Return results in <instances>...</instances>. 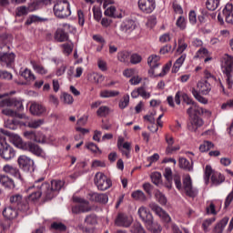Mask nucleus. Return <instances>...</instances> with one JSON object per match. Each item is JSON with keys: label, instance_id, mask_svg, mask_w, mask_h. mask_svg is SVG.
I'll list each match as a JSON object with an SVG mask.
<instances>
[{"label": "nucleus", "instance_id": "obj_1", "mask_svg": "<svg viewBox=\"0 0 233 233\" xmlns=\"http://www.w3.org/2000/svg\"><path fill=\"white\" fill-rule=\"evenodd\" d=\"M221 70L225 76L226 86L228 90L233 87V56L225 54L221 58Z\"/></svg>", "mask_w": 233, "mask_h": 233}, {"label": "nucleus", "instance_id": "obj_2", "mask_svg": "<svg viewBox=\"0 0 233 233\" xmlns=\"http://www.w3.org/2000/svg\"><path fill=\"white\" fill-rule=\"evenodd\" d=\"M175 185L178 190L188 196L189 198H196L198 191V188L192 187V178L190 175H186L183 178V187H181V177H175L174 178Z\"/></svg>", "mask_w": 233, "mask_h": 233}, {"label": "nucleus", "instance_id": "obj_3", "mask_svg": "<svg viewBox=\"0 0 233 233\" xmlns=\"http://www.w3.org/2000/svg\"><path fill=\"white\" fill-rule=\"evenodd\" d=\"M10 106H15L19 111L25 108L23 106V102L16 98H6L0 101V108H3L2 114L9 117H15V116H17V111L11 109Z\"/></svg>", "mask_w": 233, "mask_h": 233}, {"label": "nucleus", "instance_id": "obj_4", "mask_svg": "<svg viewBox=\"0 0 233 233\" xmlns=\"http://www.w3.org/2000/svg\"><path fill=\"white\" fill-rule=\"evenodd\" d=\"M65 183L61 180H52L51 183H43L42 190L46 199H53L57 196V192L63 188Z\"/></svg>", "mask_w": 233, "mask_h": 233}, {"label": "nucleus", "instance_id": "obj_5", "mask_svg": "<svg viewBox=\"0 0 233 233\" xmlns=\"http://www.w3.org/2000/svg\"><path fill=\"white\" fill-rule=\"evenodd\" d=\"M54 14L58 19H66V17H70V15H72L70 3L66 0L58 1L54 5Z\"/></svg>", "mask_w": 233, "mask_h": 233}, {"label": "nucleus", "instance_id": "obj_6", "mask_svg": "<svg viewBox=\"0 0 233 233\" xmlns=\"http://www.w3.org/2000/svg\"><path fill=\"white\" fill-rule=\"evenodd\" d=\"M73 201L75 203H78L72 207L73 214H85L86 212H90L92 210V207L90 206V202L82 198L81 197H73Z\"/></svg>", "mask_w": 233, "mask_h": 233}, {"label": "nucleus", "instance_id": "obj_7", "mask_svg": "<svg viewBox=\"0 0 233 233\" xmlns=\"http://www.w3.org/2000/svg\"><path fill=\"white\" fill-rule=\"evenodd\" d=\"M211 176V182L213 185H221L223 181H225V177L221 175L219 172H216L212 169V167L206 166L205 168V176H204V181L206 184H208V181L210 180Z\"/></svg>", "mask_w": 233, "mask_h": 233}, {"label": "nucleus", "instance_id": "obj_8", "mask_svg": "<svg viewBox=\"0 0 233 233\" xmlns=\"http://www.w3.org/2000/svg\"><path fill=\"white\" fill-rule=\"evenodd\" d=\"M0 156L5 161H10L15 157V150L3 138H0Z\"/></svg>", "mask_w": 233, "mask_h": 233}, {"label": "nucleus", "instance_id": "obj_9", "mask_svg": "<svg viewBox=\"0 0 233 233\" xmlns=\"http://www.w3.org/2000/svg\"><path fill=\"white\" fill-rule=\"evenodd\" d=\"M40 181H43V178L35 181L33 187H29L27 188L30 201H37L41 196H45V192L43 191V184L39 185Z\"/></svg>", "mask_w": 233, "mask_h": 233}, {"label": "nucleus", "instance_id": "obj_10", "mask_svg": "<svg viewBox=\"0 0 233 233\" xmlns=\"http://www.w3.org/2000/svg\"><path fill=\"white\" fill-rule=\"evenodd\" d=\"M5 48H7L6 46L0 45V65H2V66H7V68H10L15 60V55L14 53H6Z\"/></svg>", "mask_w": 233, "mask_h": 233}, {"label": "nucleus", "instance_id": "obj_11", "mask_svg": "<svg viewBox=\"0 0 233 233\" xmlns=\"http://www.w3.org/2000/svg\"><path fill=\"white\" fill-rule=\"evenodd\" d=\"M95 185H96L98 190H108L112 187V180L105 176V174L98 172L95 176Z\"/></svg>", "mask_w": 233, "mask_h": 233}, {"label": "nucleus", "instance_id": "obj_12", "mask_svg": "<svg viewBox=\"0 0 233 233\" xmlns=\"http://www.w3.org/2000/svg\"><path fill=\"white\" fill-rule=\"evenodd\" d=\"M0 134H4V136L9 137V141L13 143L16 148H20V150H25V147H26V143L23 141V138L17 134L10 133L3 128H0Z\"/></svg>", "mask_w": 233, "mask_h": 233}, {"label": "nucleus", "instance_id": "obj_13", "mask_svg": "<svg viewBox=\"0 0 233 233\" xmlns=\"http://www.w3.org/2000/svg\"><path fill=\"white\" fill-rule=\"evenodd\" d=\"M137 5L142 14H152L156 10V0H138Z\"/></svg>", "mask_w": 233, "mask_h": 233}, {"label": "nucleus", "instance_id": "obj_14", "mask_svg": "<svg viewBox=\"0 0 233 233\" xmlns=\"http://www.w3.org/2000/svg\"><path fill=\"white\" fill-rule=\"evenodd\" d=\"M25 152H31L34 156H37V157H46V153L41 147L33 142H26L25 147H24Z\"/></svg>", "mask_w": 233, "mask_h": 233}, {"label": "nucleus", "instance_id": "obj_15", "mask_svg": "<svg viewBox=\"0 0 233 233\" xmlns=\"http://www.w3.org/2000/svg\"><path fill=\"white\" fill-rule=\"evenodd\" d=\"M18 165L25 172H34V160L26 156H20L18 157Z\"/></svg>", "mask_w": 233, "mask_h": 233}, {"label": "nucleus", "instance_id": "obj_16", "mask_svg": "<svg viewBox=\"0 0 233 233\" xmlns=\"http://www.w3.org/2000/svg\"><path fill=\"white\" fill-rule=\"evenodd\" d=\"M10 203L15 205L18 210H21L22 212H26L28 208H30L26 203H23V197L19 194L11 196Z\"/></svg>", "mask_w": 233, "mask_h": 233}, {"label": "nucleus", "instance_id": "obj_17", "mask_svg": "<svg viewBox=\"0 0 233 233\" xmlns=\"http://www.w3.org/2000/svg\"><path fill=\"white\" fill-rule=\"evenodd\" d=\"M149 208H151V210H153V212H155V214H157V216L161 218V219H163V221H165L166 223H170L172 218H170V216L168 214H167V212L165 210H163V208H161V207L157 206V204L150 203Z\"/></svg>", "mask_w": 233, "mask_h": 233}, {"label": "nucleus", "instance_id": "obj_18", "mask_svg": "<svg viewBox=\"0 0 233 233\" xmlns=\"http://www.w3.org/2000/svg\"><path fill=\"white\" fill-rule=\"evenodd\" d=\"M3 171L5 174H9V176H13L15 179H19V181H23V177H21V172H19V168L15 166L6 164L3 167Z\"/></svg>", "mask_w": 233, "mask_h": 233}, {"label": "nucleus", "instance_id": "obj_19", "mask_svg": "<svg viewBox=\"0 0 233 233\" xmlns=\"http://www.w3.org/2000/svg\"><path fill=\"white\" fill-rule=\"evenodd\" d=\"M187 114L189 116V117L195 116L198 117V116H201V114H210V111L193 104L187 110Z\"/></svg>", "mask_w": 233, "mask_h": 233}, {"label": "nucleus", "instance_id": "obj_20", "mask_svg": "<svg viewBox=\"0 0 233 233\" xmlns=\"http://www.w3.org/2000/svg\"><path fill=\"white\" fill-rule=\"evenodd\" d=\"M132 221H133L132 217L120 214L116 218V225H117V227H124L125 228H128V227L132 225Z\"/></svg>", "mask_w": 233, "mask_h": 233}, {"label": "nucleus", "instance_id": "obj_21", "mask_svg": "<svg viewBox=\"0 0 233 233\" xmlns=\"http://www.w3.org/2000/svg\"><path fill=\"white\" fill-rule=\"evenodd\" d=\"M198 92L199 94H202L203 96H208L210 94V90H212V86H210V83L200 80L197 84Z\"/></svg>", "mask_w": 233, "mask_h": 233}, {"label": "nucleus", "instance_id": "obj_22", "mask_svg": "<svg viewBox=\"0 0 233 233\" xmlns=\"http://www.w3.org/2000/svg\"><path fill=\"white\" fill-rule=\"evenodd\" d=\"M137 212L140 219L145 222V225L154 219V217H152V213H150V210L143 206L138 208Z\"/></svg>", "mask_w": 233, "mask_h": 233}, {"label": "nucleus", "instance_id": "obj_23", "mask_svg": "<svg viewBox=\"0 0 233 233\" xmlns=\"http://www.w3.org/2000/svg\"><path fill=\"white\" fill-rule=\"evenodd\" d=\"M0 185H2L4 188H7V190L15 188V183L14 182V179L6 175H0Z\"/></svg>", "mask_w": 233, "mask_h": 233}, {"label": "nucleus", "instance_id": "obj_24", "mask_svg": "<svg viewBox=\"0 0 233 233\" xmlns=\"http://www.w3.org/2000/svg\"><path fill=\"white\" fill-rule=\"evenodd\" d=\"M120 30L125 34H131L136 30V22L134 20H125L120 25Z\"/></svg>", "mask_w": 233, "mask_h": 233}, {"label": "nucleus", "instance_id": "obj_25", "mask_svg": "<svg viewBox=\"0 0 233 233\" xmlns=\"http://www.w3.org/2000/svg\"><path fill=\"white\" fill-rule=\"evenodd\" d=\"M194 58L204 59V63H208V61H212V56H210V52H208V49L205 47H202L199 50H198Z\"/></svg>", "mask_w": 233, "mask_h": 233}, {"label": "nucleus", "instance_id": "obj_26", "mask_svg": "<svg viewBox=\"0 0 233 233\" xmlns=\"http://www.w3.org/2000/svg\"><path fill=\"white\" fill-rule=\"evenodd\" d=\"M30 112L33 116H43L46 113V107L35 102L30 106Z\"/></svg>", "mask_w": 233, "mask_h": 233}, {"label": "nucleus", "instance_id": "obj_27", "mask_svg": "<svg viewBox=\"0 0 233 233\" xmlns=\"http://www.w3.org/2000/svg\"><path fill=\"white\" fill-rule=\"evenodd\" d=\"M166 143L167 147L166 148V154H172V152H176L179 150V147H173L174 145V137L170 134H166L165 136Z\"/></svg>", "mask_w": 233, "mask_h": 233}, {"label": "nucleus", "instance_id": "obj_28", "mask_svg": "<svg viewBox=\"0 0 233 233\" xmlns=\"http://www.w3.org/2000/svg\"><path fill=\"white\" fill-rule=\"evenodd\" d=\"M223 15L225 17L226 22L229 25H233V5L232 4H227L225 8L223 9Z\"/></svg>", "mask_w": 233, "mask_h": 233}, {"label": "nucleus", "instance_id": "obj_29", "mask_svg": "<svg viewBox=\"0 0 233 233\" xmlns=\"http://www.w3.org/2000/svg\"><path fill=\"white\" fill-rule=\"evenodd\" d=\"M220 208H221V202L210 201L207 206V212L208 214H212L213 216H216V214L219 212Z\"/></svg>", "mask_w": 233, "mask_h": 233}, {"label": "nucleus", "instance_id": "obj_30", "mask_svg": "<svg viewBox=\"0 0 233 233\" xmlns=\"http://www.w3.org/2000/svg\"><path fill=\"white\" fill-rule=\"evenodd\" d=\"M191 121L188 125V128L191 132H196L199 127H203V119L199 116H192L190 117Z\"/></svg>", "mask_w": 233, "mask_h": 233}, {"label": "nucleus", "instance_id": "obj_31", "mask_svg": "<svg viewBox=\"0 0 233 233\" xmlns=\"http://www.w3.org/2000/svg\"><path fill=\"white\" fill-rule=\"evenodd\" d=\"M3 216L5 219H15L17 218V210L12 207H7L3 210Z\"/></svg>", "mask_w": 233, "mask_h": 233}, {"label": "nucleus", "instance_id": "obj_32", "mask_svg": "<svg viewBox=\"0 0 233 233\" xmlns=\"http://www.w3.org/2000/svg\"><path fill=\"white\" fill-rule=\"evenodd\" d=\"M186 59H187V54H183L179 56V58L176 60L172 67L173 74H177V72H179V68L183 66V63H185Z\"/></svg>", "mask_w": 233, "mask_h": 233}, {"label": "nucleus", "instance_id": "obj_33", "mask_svg": "<svg viewBox=\"0 0 233 233\" xmlns=\"http://www.w3.org/2000/svg\"><path fill=\"white\" fill-rule=\"evenodd\" d=\"M146 227L147 230H150V232L153 233H159L161 231V226L157 224V222H154V218L149 222H147Z\"/></svg>", "mask_w": 233, "mask_h": 233}, {"label": "nucleus", "instance_id": "obj_34", "mask_svg": "<svg viewBox=\"0 0 233 233\" xmlns=\"http://www.w3.org/2000/svg\"><path fill=\"white\" fill-rule=\"evenodd\" d=\"M24 137L25 139H29L30 141H35V143L43 142V137L38 138L37 134L34 131H25L24 132Z\"/></svg>", "mask_w": 233, "mask_h": 233}, {"label": "nucleus", "instance_id": "obj_35", "mask_svg": "<svg viewBox=\"0 0 233 233\" xmlns=\"http://www.w3.org/2000/svg\"><path fill=\"white\" fill-rule=\"evenodd\" d=\"M159 59H160V57L157 55H151L147 58V65L152 69L157 68L159 66Z\"/></svg>", "mask_w": 233, "mask_h": 233}, {"label": "nucleus", "instance_id": "obj_36", "mask_svg": "<svg viewBox=\"0 0 233 233\" xmlns=\"http://www.w3.org/2000/svg\"><path fill=\"white\" fill-rule=\"evenodd\" d=\"M122 156H125L127 159H130V152L132 150V144L130 142H125V146L118 149Z\"/></svg>", "mask_w": 233, "mask_h": 233}, {"label": "nucleus", "instance_id": "obj_37", "mask_svg": "<svg viewBox=\"0 0 233 233\" xmlns=\"http://www.w3.org/2000/svg\"><path fill=\"white\" fill-rule=\"evenodd\" d=\"M55 39H56V41H58L59 43L68 41V34H66L65 31H63L61 29H58L56 32Z\"/></svg>", "mask_w": 233, "mask_h": 233}, {"label": "nucleus", "instance_id": "obj_38", "mask_svg": "<svg viewBox=\"0 0 233 233\" xmlns=\"http://www.w3.org/2000/svg\"><path fill=\"white\" fill-rule=\"evenodd\" d=\"M229 218L228 217H224L215 227V230H218V232L221 233L223 232V230H225V227H227V225H228V221H229Z\"/></svg>", "mask_w": 233, "mask_h": 233}, {"label": "nucleus", "instance_id": "obj_39", "mask_svg": "<svg viewBox=\"0 0 233 233\" xmlns=\"http://www.w3.org/2000/svg\"><path fill=\"white\" fill-rule=\"evenodd\" d=\"M31 65H32L33 70H35L36 74H40L41 76H45L48 74V70L45 68V66L39 64H36L35 62H32Z\"/></svg>", "mask_w": 233, "mask_h": 233}, {"label": "nucleus", "instance_id": "obj_40", "mask_svg": "<svg viewBox=\"0 0 233 233\" xmlns=\"http://www.w3.org/2000/svg\"><path fill=\"white\" fill-rule=\"evenodd\" d=\"M179 167L184 170H187V172L193 170L192 162L190 163L187 158L182 157L179 159Z\"/></svg>", "mask_w": 233, "mask_h": 233}, {"label": "nucleus", "instance_id": "obj_41", "mask_svg": "<svg viewBox=\"0 0 233 233\" xmlns=\"http://www.w3.org/2000/svg\"><path fill=\"white\" fill-rule=\"evenodd\" d=\"M191 92L198 103H201L202 105H207L208 103V100L205 96H201V94L198 92L196 88H193Z\"/></svg>", "mask_w": 233, "mask_h": 233}, {"label": "nucleus", "instance_id": "obj_42", "mask_svg": "<svg viewBox=\"0 0 233 233\" xmlns=\"http://www.w3.org/2000/svg\"><path fill=\"white\" fill-rule=\"evenodd\" d=\"M131 197L136 201H147V196H145V193L139 189L133 191Z\"/></svg>", "mask_w": 233, "mask_h": 233}, {"label": "nucleus", "instance_id": "obj_43", "mask_svg": "<svg viewBox=\"0 0 233 233\" xmlns=\"http://www.w3.org/2000/svg\"><path fill=\"white\" fill-rule=\"evenodd\" d=\"M104 14L108 17H121V15L117 14V9H116V6L114 5H110L109 7H106Z\"/></svg>", "mask_w": 233, "mask_h": 233}, {"label": "nucleus", "instance_id": "obj_44", "mask_svg": "<svg viewBox=\"0 0 233 233\" xmlns=\"http://www.w3.org/2000/svg\"><path fill=\"white\" fill-rule=\"evenodd\" d=\"M117 59L120 63H128L130 61V52L121 51L117 54Z\"/></svg>", "mask_w": 233, "mask_h": 233}, {"label": "nucleus", "instance_id": "obj_45", "mask_svg": "<svg viewBox=\"0 0 233 233\" xmlns=\"http://www.w3.org/2000/svg\"><path fill=\"white\" fill-rule=\"evenodd\" d=\"M60 46L64 54H66V56H70V54H72V50H74V43L70 41L65 44H62Z\"/></svg>", "mask_w": 233, "mask_h": 233}, {"label": "nucleus", "instance_id": "obj_46", "mask_svg": "<svg viewBox=\"0 0 233 233\" xmlns=\"http://www.w3.org/2000/svg\"><path fill=\"white\" fill-rule=\"evenodd\" d=\"M117 96H119V91L103 90L100 92V97L103 98L116 97Z\"/></svg>", "mask_w": 233, "mask_h": 233}, {"label": "nucleus", "instance_id": "obj_47", "mask_svg": "<svg viewBox=\"0 0 233 233\" xmlns=\"http://www.w3.org/2000/svg\"><path fill=\"white\" fill-rule=\"evenodd\" d=\"M108 114H110V107L107 106H101L96 111L98 117H106Z\"/></svg>", "mask_w": 233, "mask_h": 233}, {"label": "nucleus", "instance_id": "obj_48", "mask_svg": "<svg viewBox=\"0 0 233 233\" xmlns=\"http://www.w3.org/2000/svg\"><path fill=\"white\" fill-rule=\"evenodd\" d=\"M21 76L25 78V81H35V76L32 74V71L25 68L22 73Z\"/></svg>", "mask_w": 233, "mask_h": 233}, {"label": "nucleus", "instance_id": "obj_49", "mask_svg": "<svg viewBox=\"0 0 233 233\" xmlns=\"http://www.w3.org/2000/svg\"><path fill=\"white\" fill-rule=\"evenodd\" d=\"M60 99L63 101L64 105H72L74 103V96L68 93H63Z\"/></svg>", "mask_w": 233, "mask_h": 233}, {"label": "nucleus", "instance_id": "obj_50", "mask_svg": "<svg viewBox=\"0 0 233 233\" xmlns=\"http://www.w3.org/2000/svg\"><path fill=\"white\" fill-rule=\"evenodd\" d=\"M151 181H152V183H154V185H157V187H159V185H161V183H163V181L161 179V173L153 172L151 174Z\"/></svg>", "mask_w": 233, "mask_h": 233}, {"label": "nucleus", "instance_id": "obj_51", "mask_svg": "<svg viewBox=\"0 0 233 233\" xmlns=\"http://www.w3.org/2000/svg\"><path fill=\"white\" fill-rule=\"evenodd\" d=\"M17 125H19V122H17L15 119H7L5 121V128H9L10 130H16Z\"/></svg>", "mask_w": 233, "mask_h": 233}, {"label": "nucleus", "instance_id": "obj_52", "mask_svg": "<svg viewBox=\"0 0 233 233\" xmlns=\"http://www.w3.org/2000/svg\"><path fill=\"white\" fill-rule=\"evenodd\" d=\"M206 6L208 10L214 11L219 6V0H207Z\"/></svg>", "mask_w": 233, "mask_h": 233}, {"label": "nucleus", "instance_id": "obj_53", "mask_svg": "<svg viewBox=\"0 0 233 233\" xmlns=\"http://www.w3.org/2000/svg\"><path fill=\"white\" fill-rule=\"evenodd\" d=\"M211 148H214V144L210 141H204L200 146H199V150L200 152H208Z\"/></svg>", "mask_w": 233, "mask_h": 233}, {"label": "nucleus", "instance_id": "obj_54", "mask_svg": "<svg viewBox=\"0 0 233 233\" xmlns=\"http://www.w3.org/2000/svg\"><path fill=\"white\" fill-rule=\"evenodd\" d=\"M187 48H188V45L185 43V38H179L177 52L178 54H183Z\"/></svg>", "mask_w": 233, "mask_h": 233}, {"label": "nucleus", "instance_id": "obj_55", "mask_svg": "<svg viewBox=\"0 0 233 233\" xmlns=\"http://www.w3.org/2000/svg\"><path fill=\"white\" fill-rule=\"evenodd\" d=\"M43 21H46V19L33 15L27 18L25 25H33V23H41Z\"/></svg>", "mask_w": 233, "mask_h": 233}, {"label": "nucleus", "instance_id": "obj_56", "mask_svg": "<svg viewBox=\"0 0 233 233\" xmlns=\"http://www.w3.org/2000/svg\"><path fill=\"white\" fill-rule=\"evenodd\" d=\"M51 228H53V230H56V232H65V230H66V226L61 222H54L51 225Z\"/></svg>", "mask_w": 233, "mask_h": 233}, {"label": "nucleus", "instance_id": "obj_57", "mask_svg": "<svg viewBox=\"0 0 233 233\" xmlns=\"http://www.w3.org/2000/svg\"><path fill=\"white\" fill-rule=\"evenodd\" d=\"M86 225H97V216L95 214L87 215L85 218Z\"/></svg>", "mask_w": 233, "mask_h": 233}, {"label": "nucleus", "instance_id": "obj_58", "mask_svg": "<svg viewBox=\"0 0 233 233\" xmlns=\"http://www.w3.org/2000/svg\"><path fill=\"white\" fill-rule=\"evenodd\" d=\"M130 103V96L129 95H125L123 96V99L120 100L118 106L119 108H121L122 110H124V108H127L128 106Z\"/></svg>", "mask_w": 233, "mask_h": 233}, {"label": "nucleus", "instance_id": "obj_59", "mask_svg": "<svg viewBox=\"0 0 233 233\" xmlns=\"http://www.w3.org/2000/svg\"><path fill=\"white\" fill-rule=\"evenodd\" d=\"M132 233H145V228L141 226V223L135 222L131 228Z\"/></svg>", "mask_w": 233, "mask_h": 233}, {"label": "nucleus", "instance_id": "obj_60", "mask_svg": "<svg viewBox=\"0 0 233 233\" xmlns=\"http://www.w3.org/2000/svg\"><path fill=\"white\" fill-rule=\"evenodd\" d=\"M155 197L157 201L160 203V205H167V197L163 195L160 191H156Z\"/></svg>", "mask_w": 233, "mask_h": 233}, {"label": "nucleus", "instance_id": "obj_61", "mask_svg": "<svg viewBox=\"0 0 233 233\" xmlns=\"http://www.w3.org/2000/svg\"><path fill=\"white\" fill-rule=\"evenodd\" d=\"M44 123L45 120L37 119L28 122L27 126L29 127V128H39V127H41Z\"/></svg>", "mask_w": 233, "mask_h": 233}, {"label": "nucleus", "instance_id": "obj_62", "mask_svg": "<svg viewBox=\"0 0 233 233\" xmlns=\"http://www.w3.org/2000/svg\"><path fill=\"white\" fill-rule=\"evenodd\" d=\"M176 25L180 30H185V28H187V19H185L183 16H179Z\"/></svg>", "mask_w": 233, "mask_h": 233}, {"label": "nucleus", "instance_id": "obj_63", "mask_svg": "<svg viewBox=\"0 0 233 233\" xmlns=\"http://www.w3.org/2000/svg\"><path fill=\"white\" fill-rule=\"evenodd\" d=\"M214 221H216V218H208L203 221L202 228H203L204 232H208V227H210V225H212V223H214Z\"/></svg>", "mask_w": 233, "mask_h": 233}, {"label": "nucleus", "instance_id": "obj_64", "mask_svg": "<svg viewBox=\"0 0 233 233\" xmlns=\"http://www.w3.org/2000/svg\"><path fill=\"white\" fill-rule=\"evenodd\" d=\"M28 12H30L28 10V7H26V6H20V7H17V9H16V15L18 17H21L23 15H26V14H28Z\"/></svg>", "mask_w": 233, "mask_h": 233}]
</instances>
